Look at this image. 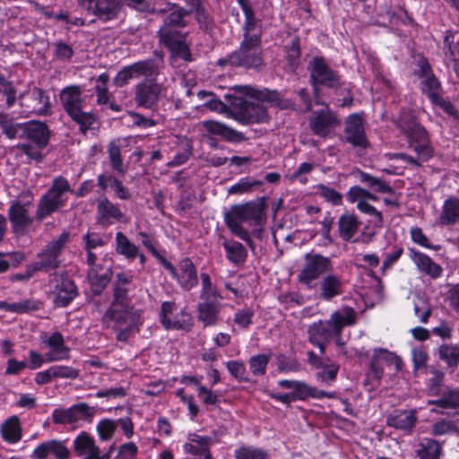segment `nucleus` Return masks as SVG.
I'll return each instance as SVG.
<instances>
[{"label":"nucleus","mask_w":459,"mask_h":459,"mask_svg":"<svg viewBox=\"0 0 459 459\" xmlns=\"http://www.w3.org/2000/svg\"><path fill=\"white\" fill-rule=\"evenodd\" d=\"M40 307L39 302L30 299H23L19 302L8 303L4 300H0V309L16 313L23 314L30 311L38 310Z\"/></svg>","instance_id":"44"},{"label":"nucleus","mask_w":459,"mask_h":459,"mask_svg":"<svg viewBox=\"0 0 459 459\" xmlns=\"http://www.w3.org/2000/svg\"><path fill=\"white\" fill-rule=\"evenodd\" d=\"M235 89L252 98V100H244L240 103H233L236 106L234 112L228 114V117L232 118L242 125L259 124L268 121V114L264 102L273 106H279L281 108L288 107V103L281 100L276 91L268 90L259 91L250 86H236Z\"/></svg>","instance_id":"1"},{"label":"nucleus","mask_w":459,"mask_h":459,"mask_svg":"<svg viewBox=\"0 0 459 459\" xmlns=\"http://www.w3.org/2000/svg\"><path fill=\"white\" fill-rule=\"evenodd\" d=\"M74 453L82 459H97L100 449L93 437L82 431L73 441Z\"/></svg>","instance_id":"26"},{"label":"nucleus","mask_w":459,"mask_h":459,"mask_svg":"<svg viewBox=\"0 0 459 459\" xmlns=\"http://www.w3.org/2000/svg\"><path fill=\"white\" fill-rule=\"evenodd\" d=\"M51 369L55 379H76L80 373L78 369L65 365L51 366Z\"/></svg>","instance_id":"58"},{"label":"nucleus","mask_w":459,"mask_h":459,"mask_svg":"<svg viewBox=\"0 0 459 459\" xmlns=\"http://www.w3.org/2000/svg\"><path fill=\"white\" fill-rule=\"evenodd\" d=\"M307 333L309 342L317 346L322 354L325 353V343L329 342L333 336H336L328 320L313 323L309 325Z\"/></svg>","instance_id":"27"},{"label":"nucleus","mask_w":459,"mask_h":459,"mask_svg":"<svg viewBox=\"0 0 459 459\" xmlns=\"http://www.w3.org/2000/svg\"><path fill=\"white\" fill-rule=\"evenodd\" d=\"M108 155L112 168L120 174H125L126 169L121 160L120 150L117 145L110 143L108 146Z\"/></svg>","instance_id":"62"},{"label":"nucleus","mask_w":459,"mask_h":459,"mask_svg":"<svg viewBox=\"0 0 459 459\" xmlns=\"http://www.w3.org/2000/svg\"><path fill=\"white\" fill-rule=\"evenodd\" d=\"M137 454V446L133 442H129L120 446L117 455L114 459H135Z\"/></svg>","instance_id":"64"},{"label":"nucleus","mask_w":459,"mask_h":459,"mask_svg":"<svg viewBox=\"0 0 459 459\" xmlns=\"http://www.w3.org/2000/svg\"><path fill=\"white\" fill-rule=\"evenodd\" d=\"M384 366L393 368L395 371H400L402 360L394 352L385 349H375L370 361L368 377L379 382L384 375Z\"/></svg>","instance_id":"14"},{"label":"nucleus","mask_w":459,"mask_h":459,"mask_svg":"<svg viewBox=\"0 0 459 459\" xmlns=\"http://www.w3.org/2000/svg\"><path fill=\"white\" fill-rule=\"evenodd\" d=\"M308 363L318 371L316 374V379L325 385H331L335 381L339 365L330 359L322 360L313 351L307 352Z\"/></svg>","instance_id":"23"},{"label":"nucleus","mask_w":459,"mask_h":459,"mask_svg":"<svg viewBox=\"0 0 459 459\" xmlns=\"http://www.w3.org/2000/svg\"><path fill=\"white\" fill-rule=\"evenodd\" d=\"M88 14L98 16L100 19L108 21L117 16V5L115 0H98V3Z\"/></svg>","instance_id":"45"},{"label":"nucleus","mask_w":459,"mask_h":459,"mask_svg":"<svg viewBox=\"0 0 459 459\" xmlns=\"http://www.w3.org/2000/svg\"><path fill=\"white\" fill-rule=\"evenodd\" d=\"M1 437L9 444H15L22 437V429L20 419L13 415L6 419L0 427Z\"/></svg>","instance_id":"35"},{"label":"nucleus","mask_w":459,"mask_h":459,"mask_svg":"<svg viewBox=\"0 0 459 459\" xmlns=\"http://www.w3.org/2000/svg\"><path fill=\"white\" fill-rule=\"evenodd\" d=\"M102 320L117 333L119 342H126L143 324L140 311L134 309L128 295L120 288L113 293V300Z\"/></svg>","instance_id":"2"},{"label":"nucleus","mask_w":459,"mask_h":459,"mask_svg":"<svg viewBox=\"0 0 459 459\" xmlns=\"http://www.w3.org/2000/svg\"><path fill=\"white\" fill-rule=\"evenodd\" d=\"M117 428V420L110 419L101 420L96 426L99 437L102 441H107L112 438Z\"/></svg>","instance_id":"54"},{"label":"nucleus","mask_w":459,"mask_h":459,"mask_svg":"<svg viewBox=\"0 0 459 459\" xmlns=\"http://www.w3.org/2000/svg\"><path fill=\"white\" fill-rule=\"evenodd\" d=\"M201 293L200 299L201 300H221L222 296L217 290V289L212 285L210 276L204 273H201Z\"/></svg>","instance_id":"50"},{"label":"nucleus","mask_w":459,"mask_h":459,"mask_svg":"<svg viewBox=\"0 0 459 459\" xmlns=\"http://www.w3.org/2000/svg\"><path fill=\"white\" fill-rule=\"evenodd\" d=\"M342 280L341 276L330 273L325 276L319 284V295L323 299L330 300L342 294Z\"/></svg>","instance_id":"34"},{"label":"nucleus","mask_w":459,"mask_h":459,"mask_svg":"<svg viewBox=\"0 0 459 459\" xmlns=\"http://www.w3.org/2000/svg\"><path fill=\"white\" fill-rule=\"evenodd\" d=\"M68 239L69 233L63 232L56 239L48 243L45 249L38 255L37 261L31 264L34 267L32 270L38 272L56 268L59 265L58 256L67 244Z\"/></svg>","instance_id":"10"},{"label":"nucleus","mask_w":459,"mask_h":459,"mask_svg":"<svg viewBox=\"0 0 459 459\" xmlns=\"http://www.w3.org/2000/svg\"><path fill=\"white\" fill-rule=\"evenodd\" d=\"M311 78L315 83L328 87L339 86L338 76L332 71L321 57H315L310 63Z\"/></svg>","instance_id":"25"},{"label":"nucleus","mask_w":459,"mask_h":459,"mask_svg":"<svg viewBox=\"0 0 459 459\" xmlns=\"http://www.w3.org/2000/svg\"><path fill=\"white\" fill-rule=\"evenodd\" d=\"M42 343L48 349L46 353L47 363L68 359L70 357V349L65 343V339L59 332H55L50 335L41 336Z\"/></svg>","instance_id":"20"},{"label":"nucleus","mask_w":459,"mask_h":459,"mask_svg":"<svg viewBox=\"0 0 459 459\" xmlns=\"http://www.w3.org/2000/svg\"><path fill=\"white\" fill-rule=\"evenodd\" d=\"M212 438L196 433H189L187 441L183 445V451L189 455V459H212L210 453Z\"/></svg>","instance_id":"22"},{"label":"nucleus","mask_w":459,"mask_h":459,"mask_svg":"<svg viewBox=\"0 0 459 459\" xmlns=\"http://www.w3.org/2000/svg\"><path fill=\"white\" fill-rule=\"evenodd\" d=\"M459 221V198L450 196L445 200L441 213L439 216V222L444 226L454 225Z\"/></svg>","instance_id":"39"},{"label":"nucleus","mask_w":459,"mask_h":459,"mask_svg":"<svg viewBox=\"0 0 459 459\" xmlns=\"http://www.w3.org/2000/svg\"><path fill=\"white\" fill-rule=\"evenodd\" d=\"M336 336H340L342 330L346 325H352L356 323V312L351 307H344L334 312L328 320Z\"/></svg>","instance_id":"37"},{"label":"nucleus","mask_w":459,"mask_h":459,"mask_svg":"<svg viewBox=\"0 0 459 459\" xmlns=\"http://www.w3.org/2000/svg\"><path fill=\"white\" fill-rule=\"evenodd\" d=\"M70 190V184L65 178H54L49 190L39 199L36 212L37 219L42 221L62 208L66 203L65 195Z\"/></svg>","instance_id":"7"},{"label":"nucleus","mask_w":459,"mask_h":459,"mask_svg":"<svg viewBox=\"0 0 459 459\" xmlns=\"http://www.w3.org/2000/svg\"><path fill=\"white\" fill-rule=\"evenodd\" d=\"M186 13L182 7L172 4L159 34L160 41L171 51L173 56L191 61V52L185 42L186 33L180 31L186 25L184 17Z\"/></svg>","instance_id":"3"},{"label":"nucleus","mask_w":459,"mask_h":459,"mask_svg":"<svg viewBox=\"0 0 459 459\" xmlns=\"http://www.w3.org/2000/svg\"><path fill=\"white\" fill-rule=\"evenodd\" d=\"M304 264L298 275L299 282L307 285L308 288L314 286L322 274L331 273L333 271V264L330 258L320 254L307 253L304 256Z\"/></svg>","instance_id":"8"},{"label":"nucleus","mask_w":459,"mask_h":459,"mask_svg":"<svg viewBox=\"0 0 459 459\" xmlns=\"http://www.w3.org/2000/svg\"><path fill=\"white\" fill-rule=\"evenodd\" d=\"M409 256L415 264L418 270L421 273L430 276L431 278H437L440 276L442 273L441 266L432 261V259L426 254L411 248L409 250Z\"/></svg>","instance_id":"32"},{"label":"nucleus","mask_w":459,"mask_h":459,"mask_svg":"<svg viewBox=\"0 0 459 459\" xmlns=\"http://www.w3.org/2000/svg\"><path fill=\"white\" fill-rule=\"evenodd\" d=\"M116 251L127 260L133 261L138 255V247L131 242L129 238L121 231L116 233Z\"/></svg>","instance_id":"43"},{"label":"nucleus","mask_w":459,"mask_h":459,"mask_svg":"<svg viewBox=\"0 0 459 459\" xmlns=\"http://www.w3.org/2000/svg\"><path fill=\"white\" fill-rule=\"evenodd\" d=\"M414 411H395L387 417V424L398 429L411 431L416 422Z\"/></svg>","instance_id":"36"},{"label":"nucleus","mask_w":459,"mask_h":459,"mask_svg":"<svg viewBox=\"0 0 459 459\" xmlns=\"http://www.w3.org/2000/svg\"><path fill=\"white\" fill-rule=\"evenodd\" d=\"M24 138L29 139L31 143L39 144V146H46L48 142V127L40 122H27L25 123Z\"/></svg>","instance_id":"38"},{"label":"nucleus","mask_w":459,"mask_h":459,"mask_svg":"<svg viewBox=\"0 0 459 459\" xmlns=\"http://www.w3.org/2000/svg\"><path fill=\"white\" fill-rule=\"evenodd\" d=\"M270 356L267 354H258L250 358L249 368L255 376H263L265 373Z\"/></svg>","instance_id":"57"},{"label":"nucleus","mask_w":459,"mask_h":459,"mask_svg":"<svg viewBox=\"0 0 459 459\" xmlns=\"http://www.w3.org/2000/svg\"><path fill=\"white\" fill-rule=\"evenodd\" d=\"M59 98L62 107L68 116L82 108L83 98L79 86L65 87L61 91Z\"/></svg>","instance_id":"31"},{"label":"nucleus","mask_w":459,"mask_h":459,"mask_svg":"<svg viewBox=\"0 0 459 459\" xmlns=\"http://www.w3.org/2000/svg\"><path fill=\"white\" fill-rule=\"evenodd\" d=\"M458 429L454 421L450 420H440L436 422L433 427L431 433L434 436H443L452 433H457Z\"/></svg>","instance_id":"60"},{"label":"nucleus","mask_w":459,"mask_h":459,"mask_svg":"<svg viewBox=\"0 0 459 459\" xmlns=\"http://www.w3.org/2000/svg\"><path fill=\"white\" fill-rule=\"evenodd\" d=\"M340 123V120L327 106L315 110L309 118L311 131L321 138L331 137Z\"/></svg>","instance_id":"11"},{"label":"nucleus","mask_w":459,"mask_h":459,"mask_svg":"<svg viewBox=\"0 0 459 459\" xmlns=\"http://www.w3.org/2000/svg\"><path fill=\"white\" fill-rule=\"evenodd\" d=\"M418 67L416 73L422 78L420 82L421 91L432 102H436L440 97V82L431 74L430 66L425 58L421 57L418 60Z\"/></svg>","instance_id":"21"},{"label":"nucleus","mask_w":459,"mask_h":459,"mask_svg":"<svg viewBox=\"0 0 459 459\" xmlns=\"http://www.w3.org/2000/svg\"><path fill=\"white\" fill-rule=\"evenodd\" d=\"M360 222L355 214L344 213L338 221L339 233L343 240H350L357 232Z\"/></svg>","instance_id":"42"},{"label":"nucleus","mask_w":459,"mask_h":459,"mask_svg":"<svg viewBox=\"0 0 459 459\" xmlns=\"http://www.w3.org/2000/svg\"><path fill=\"white\" fill-rule=\"evenodd\" d=\"M345 137L354 147L366 148L368 144L362 117L357 114L351 115L346 120Z\"/></svg>","instance_id":"24"},{"label":"nucleus","mask_w":459,"mask_h":459,"mask_svg":"<svg viewBox=\"0 0 459 459\" xmlns=\"http://www.w3.org/2000/svg\"><path fill=\"white\" fill-rule=\"evenodd\" d=\"M134 79L144 78V80L155 77L158 74V69L151 60L140 61L129 65Z\"/></svg>","instance_id":"47"},{"label":"nucleus","mask_w":459,"mask_h":459,"mask_svg":"<svg viewBox=\"0 0 459 459\" xmlns=\"http://www.w3.org/2000/svg\"><path fill=\"white\" fill-rule=\"evenodd\" d=\"M189 316L184 311H178L175 303L165 301L161 304L160 322L167 330L185 329L189 326Z\"/></svg>","instance_id":"18"},{"label":"nucleus","mask_w":459,"mask_h":459,"mask_svg":"<svg viewBox=\"0 0 459 459\" xmlns=\"http://www.w3.org/2000/svg\"><path fill=\"white\" fill-rule=\"evenodd\" d=\"M244 39L238 51L239 64L246 66H258L261 63V30L257 27L252 9L245 8Z\"/></svg>","instance_id":"6"},{"label":"nucleus","mask_w":459,"mask_h":459,"mask_svg":"<svg viewBox=\"0 0 459 459\" xmlns=\"http://www.w3.org/2000/svg\"><path fill=\"white\" fill-rule=\"evenodd\" d=\"M124 213L107 198L100 199L97 206V221L104 227L123 221Z\"/></svg>","instance_id":"28"},{"label":"nucleus","mask_w":459,"mask_h":459,"mask_svg":"<svg viewBox=\"0 0 459 459\" xmlns=\"http://www.w3.org/2000/svg\"><path fill=\"white\" fill-rule=\"evenodd\" d=\"M290 394L294 401H305L309 398L323 399L334 397L333 392H325L324 390H320L317 387L309 385L303 381H297L294 389L290 392Z\"/></svg>","instance_id":"33"},{"label":"nucleus","mask_w":459,"mask_h":459,"mask_svg":"<svg viewBox=\"0 0 459 459\" xmlns=\"http://www.w3.org/2000/svg\"><path fill=\"white\" fill-rule=\"evenodd\" d=\"M30 200L24 202L15 200L10 203L7 215L15 235L22 236L30 232L33 223V218L30 212Z\"/></svg>","instance_id":"9"},{"label":"nucleus","mask_w":459,"mask_h":459,"mask_svg":"<svg viewBox=\"0 0 459 459\" xmlns=\"http://www.w3.org/2000/svg\"><path fill=\"white\" fill-rule=\"evenodd\" d=\"M221 307V300H201L198 304L197 318L204 326L216 325L220 321Z\"/></svg>","instance_id":"29"},{"label":"nucleus","mask_w":459,"mask_h":459,"mask_svg":"<svg viewBox=\"0 0 459 459\" xmlns=\"http://www.w3.org/2000/svg\"><path fill=\"white\" fill-rule=\"evenodd\" d=\"M222 246L225 250L226 257L231 264L238 265L245 263L247 251L241 243L225 239Z\"/></svg>","instance_id":"40"},{"label":"nucleus","mask_w":459,"mask_h":459,"mask_svg":"<svg viewBox=\"0 0 459 459\" xmlns=\"http://www.w3.org/2000/svg\"><path fill=\"white\" fill-rule=\"evenodd\" d=\"M165 88L155 81V77L143 80L135 87V102L142 107L152 108L164 94Z\"/></svg>","instance_id":"15"},{"label":"nucleus","mask_w":459,"mask_h":459,"mask_svg":"<svg viewBox=\"0 0 459 459\" xmlns=\"http://www.w3.org/2000/svg\"><path fill=\"white\" fill-rule=\"evenodd\" d=\"M31 96L37 102L33 109L39 114H47L50 108L49 97L41 89L35 88L31 91Z\"/></svg>","instance_id":"56"},{"label":"nucleus","mask_w":459,"mask_h":459,"mask_svg":"<svg viewBox=\"0 0 459 459\" xmlns=\"http://www.w3.org/2000/svg\"><path fill=\"white\" fill-rule=\"evenodd\" d=\"M70 459L71 452L65 440L50 439L39 444L33 450L31 457L34 459Z\"/></svg>","instance_id":"19"},{"label":"nucleus","mask_w":459,"mask_h":459,"mask_svg":"<svg viewBox=\"0 0 459 459\" xmlns=\"http://www.w3.org/2000/svg\"><path fill=\"white\" fill-rule=\"evenodd\" d=\"M454 37L451 34L446 35L444 45L446 56L454 63V70L459 78V40L453 44Z\"/></svg>","instance_id":"51"},{"label":"nucleus","mask_w":459,"mask_h":459,"mask_svg":"<svg viewBox=\"0 0 459 459\" xmlns=\"http://www.w3.org/2000/svg\"><path fill=\"white\" fill-rule=\"evenodd\" d=\"M236 459H268V455L261 448L241 446L235 451Z\"/></svg>","instance_id":"55"},{"label":"nucleus","mask_w":459,"mask_h":459,"mask_svg":"<svg viewBox=\"0 0 459 459\" xmlns=\"http://www.w3.org/2000/svg\"><path fill=\"white\" fill-rule=\"evenodd\" d=\"M76 124L79 125L80 131L86 134L88 132L94 134L99 128V122L96 116L91 112H85L82 108L69 116Z\"/></svg>","instance_id":"41"},{"label":"nucleus","mask_w":459,"mask_h":459,"mask_svg":"<svg viewBox=\"0 0 459 459\" xmlns=\"http://www.w3.org/2000/svg\"><path fill=\"white\" fill-rule=\"evenodd\" d=\"M263 210L260 204L246 203L230 207L225 212L224 221L230 231L242 240L251 244L249 233L241 225L247 223L250 226L256 225L262 218Z\"/></svg>","instance_id":"5"},{"label":"nucleus","mask_w":459,"mask_h":459,"mask_svg":"<svg viewBox=\"0 0 459 459\" xmlns=\"http://www.w3.org/2000/svg\"><path fill=\"white\" fill-rule=\"evenodd\" d=\"M418 451L420 459H438L441 455V446L434 439H424L420 444Z\"/></svg>","instance_id":"49"},{"label":"nucleus","mask_w":459,"mask_h":459,"mask_svg":"<svg viewBox=\"0 0 459 459\" xmlns=\"http://www.w3.org/2000/svg\"><path fill=\"white\" fill-rule=\"evenodd\" d=\"M316 194L324 198L326 202L333 205H340L342 203V195L335 189L323 184L315 186Z\"/></svg>","instance_id":"52"},{"label":"nucleus","mask_w":459,"mask_h":459,"mask_svg":"<svg viewBox=\"0 0 459 459\" xmlns=\"http://www.w3.org/2000/svg\"><path fill=\"white\" fill-rule=\"evenodd\" d=\"M439 358L449 367H455L459 363V347L452 344L440 346Z\"/></svg>","instance_id":"53"},{"label":"nucleus","mask_w":459,"mask_h":459,"mask_svg":"<svg viewBox=\"0 0 459 459\" xmlns=\"http://www.w3.org/2000/svg\"><path fill=\"white\" fill-rule=\"evenodd\" d=\"M44 147L45 146H39V144L34 143H22L18 145V148L22 150L29 159L34 160L38 162L42 160L43 156L41 151Z\"/></svg>","instance_id":"63"},{"label":"nucleus","mask_w":459,"mask_h":459,"mask_svg":"<svg viewBox=\"0 0 459 459\" xmlns=\"http://www.w3.org/2000/svg\"><path fill=\"white\" fill-rule=\"evenodd\" d=\"M160 261L161 264L164 266V268L169 272L172 277L178 280L179 285L183 289L188 290L197 284V272L190 259L185 258L180 261L179 273L173 266V264L169 263L168 260H166L164 257L160 256Z\"/></svg>","instance_id":"13"},{"label":"nucleus","mask_w":459,"mask_h":459,"mask_svg":"<svg viewBox=\"0 0 459 459\" xmlns=\"http://www.w3.org/2000/svg\"><path fill=\"white\" fill-rule=\"evenodd\" d=\"M92 410L85 403L74 404L67 409H55L52 412V420L56 424H74L80 420H91Z\"/></svg>","instance_id":"17"},{"label":"nucleus","mask_w":459,"mask_h":459,"mask_svg":"<svg viewBox=\"0 0 459 459\" xmlns=\"http://www.w3.org/2000/svg\"><path fill=\"white\" fill-rule=\"evenodd\" d=\"M347 199L351 204H356V207L361 212L375 218L376 223L381 225L383 217L369 201H377L378 197L367 189L359 186H351L347 193Z\"/></svg>","instance_id":"12"},{"label":"nucleus","mask_w":459,"mask_h":459,"mask_svg":"<svg viewBox=\"0 0 459 459\" xmlns=\"http://www.w3.org/2000/svg\"><path fill=\"white\" fill-rule=\"evenodd\" d=\"M254 311L245 307L238 309L234 315V322L239 327L247 329L253 324Z\"/></svg>","instance_id":"59"},{"label":"nucleus","mask_w":459,"mask_h":459,"mask_svg":"<svg viewBox=\"0 0 459 459\" xmlns=\"http://www.w3.org/2000/svg\"><path fill=\"white\" fill-rule=\"evenodd\" d=\"M357 177L361 183L365 184L375 192L383 194L392 192V187L388 185V183L379 178L373 177L362 170H359L357 172Z\"/></svg>","instance_id":"46"},{"label":"nucleus","mask_w":459,"mask_h":459,"mask_svg":"<svg viewBox=\"0 0 459 459\" xmlns=\"http://www.w3.org/2000/svg\"><path fill=\"white\" fill-rule=\"evenodd\" d=\"M429 404H436L441 408H457L459 407V391H452L437 401H429Z\"/></svg>","instance_id":"61"},{"label":"nucleus","mask_w":459,"mask_h":459,"mask_svg":"<svg viewBox=\"0 0 459 459\" xmlns=\"http://www.w3.org/2000/svg\"><path fill=\"white\" fill-rule=\"evenodd\" d=\"M397 126L406 134L411 143V147L418 155V160L405 153L394 154L397 159L419 166L420 162L426 161L432 156V149L429 144L427 133L417 123L413 115L411 113L403 114L398 120Z\"/></svg>","instance_id":"4"},{"label":"nucleus","mask_w":459,"mask_h":459,"mask_svg":"<svg viewBox=\"0 0 459 459\" xmlns=\"http://www.w3.org/2000/svg\"><path fill=\"white\" fill-rule=\"evenodd\" d=\"M99 185L102 188L110 187L117 196L122 200H126L130 197V193L127 188H126L122 182L117 179L114 177H104L100 176L98 178Z\"/></svg>","instance_id":"48"},{"label":"nucleus","mask_w":459,"mask_h":459,"mask_svg":"<svg viewBox=\"0 0 459 459\" xmlns=\"http://www.w3.org/2000/svg\"><path fill=\"white\" fill-rule=\"evenodd\" d=\"M203 127L208 133L220 135L230 143H242L247 139L243 133L238 132L219 121L205 120L203 122Z\"/></svg>","instance_id":"30"},{"label":"nucleus","mask_w":459,"mask_h":459,"mask_svg":"<svg viewBox=\"0 0 459 459\" xmlns=\"http://www.w3.org/2000/svg\"><path fill=\"white\" fill-rule=\"evenodd\" d=\"M49 285L54 302L58 307H66L77 295L74 282L68 278L54 274Z\"/></svg>","instance_id":"16"}]
</instances>
